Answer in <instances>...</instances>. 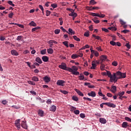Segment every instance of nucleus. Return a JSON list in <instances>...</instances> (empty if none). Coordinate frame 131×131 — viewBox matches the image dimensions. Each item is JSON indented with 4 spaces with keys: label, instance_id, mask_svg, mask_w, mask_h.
Instances as JSON below:
<instances>
[{
    "label": "nucleus",
    "instance_id": "55",
    "mask_svg": "<svg viewBox=\"0 0 131 131\" xmlns=\"http://www.w3.org/2000/svg\"><path fill=\"white\" fill-rule=\"evenodd\" d=\"M102 31H104V32H109V30L105 28H102Z\"/></svg>",
    "mask_w": 131,
    "mask_h": 131
},
{
    "label": "nucleus",
    "instance_id": "63",
    "mask_svg": "<svg viewBox=\"0 0 131 131\" xmlns=\"http://www.w3.org/2000/svg\"><path fill=\"white\" fill-rule=\"evenodd\" d=\"M30 93L32 94V95H34L35 96L36 95V92H35V91H30Z\"/></svg>",
    "mask_w": 131,
    "mask_h": 131
},
{
    "label": "nucleus",
    "instance_id": "7",
    "mask_svg": "<svg viewBox=\"0 0 131 131\" xmlns=\"http://www.w3.org/2000/svg\"><path fill=\"white\" fill-rule=\"evenodd\" d=\"M43 80L45 82H50L51 81V78L46 76L43 78Z\"/></svg>",
    "mask_w": 131,
    "mask_h": 131
},
{
    "label": "nucleus",
    "instance_id": "19",
    "mask_svg": "<svg viewBox=\"0 0 131 131\" xmlns=\"http://www.w3.org/2000/svg\"><path fill=\"white\" fill-rule=\"evenodd\" d=\"M84 85H88L89 89H94V88H95L94 85H91V83H89V82H85Z\"/></svg>",
    "mask_w": 131,
    "mask_h": 131
},
{
    "label": "nucleus",
    "instance_id": "33",
    "mask_svg": "<svg viewBox=\"0 0 131 131\" xmlns=\"http://www.w3.org/2000/svg\"><path fill=\"white\" fill-rule=\"evenodd\" d=\"M32 80H33V81H38V77L36 76H34L32 78Z\"/></svg>",
    "mask_w": 131,
    "mask_h": 131
},
{
    "label": "nucleus",
    "instance_id": "16",
    "mask_svg": "<svg viewBox=\"0 0 131 131\" xmlns=\"http://www.w3.org/2000/svg\"><path fill=\"white\" fill-rule=\"evenodd\" d=\"M127 126H129V125H128V124L127 122H124L122 123V127H123L124 128H126V127H127Z\"/></svg>",
    "mask_w": 131,
    "mask_h": 131
},
{
    "label": "nucleus",
    "instance_id": "8",
    "mask_svg": "<svg viewBox=\"0 0 131 131\" xmlns=\"http://www.w3.org/2000/svg\"><path fill=\"white\" fill-rule=\"evenodd\" d=\"M56 110H57V106H56L54 105L50 106V107L49 108L50 111H51L52 112H55Z\"/></svg>",
    "mask_w": 131,
    "mask_h": 131
},
{
    "label": "nucleus",
    "instance_id": "6",
    "mask_svg": "<svg viewBox=\"0 0 131 131\" xmlns=\"http://www.w3.org/2000/svg\"><path fill=\"white\" fill-rule=\"evenodd\" d=\"M64 83H65V81L63 80H58L56 82V84L60 86H64Z\"/></svg>",
    "mask_w": 131,
    "mask_h": 131
},
{
    "label": "nucleus",
    "instance_id": "3",
    "mask_svg": "<svg viewBox=\"0 0 131 131\" xmlns=\"http://www.w3.org/2000/svg\"><path fill=\"white\" fill-rule=\"evenodd\" d=\"M115 80H114L115 82H116L118 79H121V72L120 71L117 72L115 73Z\"/></svg>",
    "mask_w": 131,
    "mask_h": 131
},
{
    "label": "nucleus",
    "instance_id": "36",
    "mask_svg": "<svg viewBox=\"0 0 131 131\" xmlns=\"http://www.w3.org/2000/svg\"><path fill=\"white\" fill-rule=\"evenodd\" d=\"M72 100H73V101H75L76 102H77V101H78V97L75 96H73L72 97Z\"/></svg>",
    "mask_w": 131,
    "mask_h": 131
},
{
    "label": "nucleus",
    "instance_id": "11",
    "mask_svg": "<svg viewBox=\"0 0 131 131\" xmlns=\"http://www.w3.org/2000/svg\"><path fill=\"white\" fill-rule=\"evenodd\" d=\"M75 91L77 92V93L79 96H80L81 97H83L84 96L83 93H82V92H81L79 90H78L77 89H75Z\"/></svg>",
    "mask_w": 131,
    "mask_h": 131
},
{
    "label": "nucleus",
    "instance_id": "56",
    "mask_svg": "<svg viewBox=\"0 0 131 131\" xmlns=\"http://www.w3.org/2000/svg\"><path fill=\"white\" fill-rule=\"evenodd\" d=\"M86 9L88 11H93V8H92V7L87 6V7H86Z\"/></svg>",
    "mask_w": 131,
    "mask_h": 131
},
{
    "label": "nucleus",
    "instance_id": "25",
    "mask_svg": "<svg viewBox=\"0 0 131 131\" xmlns=\"http://www.w3.org/2000/svg\"><path fill=\"white\" fill-rule=\"evenodd\" d=\"M100 60H102L103 61H106V60H107V56H106V55H102L100 57Z\"/></svg>",
    "mask_w": 131,
    "mask_h": 131
},
{
    "label": "nucleus",
    "instance_id": "54",
    "mask_svg": "<svg viewBox=\"0 0 131 131\" xmlns=\"http://www.w3.org/2000/svg\"><path fill=\"white\" fill-rule=\"evenodd\" d=\"M98 95L99 96H100V97H105V95H103V93H102V92L101 91H99L98 92Z\"/></svg>",
    "mask_w": 131,
    "mask_h": 131
},
{
    "label": "nucleus",
    "instance_id": "46",
    "mask_svg": "<svg viewBox=\"0 0 131 131\" xmlns=\"http://www.w3.org/2000/svg\"><path fill=\"white\" fill-rule=\"evenodd\" d=\"M100 69L101 70H105V64H101L100 66Z\"/></svg>",
    "mask_w": 131,
    "mask_h": 131
},
{
    "label": "nucleus",
    "instance_id": "20",
    "mask_svg": "<svg viewBox=\"0 0 131 131\" xmlns=\"http://www.w3.org/2000/svg\"><path fill=\"white\" fill-rule=\"evenodd\" d=\"M42 60L43 62H48L49 61V57L47 56H43L42 57Z\"/></svg>",
    "mask_w": 131,
    "mask_h": 131
},
{
    "label": "nucleus",
    "instance_id": "38",
    "mask_svg": "<svg viewBox=\"0 0 131 131\" xmlns=\"http://www.w3.org/2000/svg\"><path fill=\"white\" fill-rule=\"evenodd\" d=\"M72 59H77V58H78V56L77 54H73L71 56Z\"/></svg>",
    "mask_w": 131,
    "mask_h": 131
},
{
    "label": "nucleus",
    "instance_id": "9",
    "mask_svg": "<svg viewBox=\"0 0 131 131\" xmlns=\"http://www.w3.org/2000/svg\"><path fill=\"white\" fill-rule=\"evenodd\" d=\"M92 66L91 67V69H96V67H97V64H96V60L92 62Z\"/></svg>",
    "mask_w": 131,
    "mask_h": 131
},
{
    "label": "nucleus",
    "instance_id": "41",
    "mask_svg": "<svg viewBox=\"0 0 131 131\" xmlns=\"http://www.w3.org/2000/svg\"><path fill=\"white\" fill-rule=\"evenodd\" d=\"M90 5H96V4H97V2H96L95 1V0H91L90 2Z\"/></svg>",
    "mask_w": 131,
    "mask_h": 131
},
{
    "label": "nucleus",
    "instance_id": "4",
    "mask_svg": "<svg viewBox=\"0 0 131 131\" xmlns=\"http://www.w3.org/2000/svg\"><path fill=\"white\" fill-rule=\"evenodd\" d=\"M59 68L62 69V70H67L68 71V68H67V65L64 62H62L61 64L58 66Z\"/></svg>",
    "mask_w": 131,
    "mask_h": 131
},
{
    "label": "nucleus",
    "instance_id": "51",
    "mask_svg": "<svg viewBox=\"0 0 131 131\" xmlns=\"http://www.w3.org/2000/svg\"><path fill=\"white\" fill-rule=\"evenodd\" d=\"M125 120H126L127 121H128L129 122H131V119L128 117H125Z\"/></svg>",
    "mask_w": 131,
    "mask_h": 131
},
{
    "label": "nucleus",
    "instance_id": "10",
    "mask_svg": "<svg viewBox=\"0 0 131 131\" xmlns=\"http://www.w3.org/2000/svg\"><path fill=\"white\" fill-rule=\"evenodd\" d=\"M67 33H68V34H70V35H74L75 34V32L73 31V30L71 28L69 29V32H67Z\"/></svg>",
    "mask_w": 131,
    "mask_h": 131
},
{
    "label": "nucleus",
    "instance_id": "26",
    "mask_svg": "<svg viewBox=\"0 0 131 131\" xmlns=\"http://www.w3.org/2000/svg\"><path fill=\"white\" fill-rule=\"evenodd\" d=\"M48 43H49L50 48H53V46L54 45V43L53 42V40H50L48 41Z\"/></svg>",
    "mask_w": 131,
    "mask_h": 131
},
{
    "label": "nucleus",
    "instance_id": "50",
    "mask_svg": "<svg viewBox=\"0 0 131 131\" xmlns=\"http://www.w3.org/2000/svg\"><path fill=\"white\" fill-rule=\"evenodd\" d=\"M74 113L76 114V115H78V114H79V110H77L74 111Z\"/></svg>",
    "mask_w": 131,
    "mask_h": 131
},
{
    "label": "nucleus",
    "instance_id": "52",
    "mask_svg": "<svg viewBox=\"0 0 131 131\" xmlns=\"http://www.w3.org/2000/svg\"><path fill=\"white\" fill-rule=\"evenodd\" d=\"M51 15V11H49V10H47L46 11V16L47 17H49V16Z\"/></svg>",
    "mask_w": 131,
    "mask_h": 131
},
{
    "label": "nucleus",
    "instance_id": "47",
    "mask_svg": "<svg viewBox=\"0 0 131 131\" xmlns=\"http://www.w3.org/2000/svg\"><path fill=\"white\" fill-rule=\"evenodd\" d=\"M120 23H121V25H125L126 23L125 21H123L122 19H120Z\"/></svg>",
    "mask_w": 131,
    "mask_h": 131
},
{
    "label": "nucleus",
    "instance_id": "21",
    "mask_svg": "<svg viewBox=\"0 0 131 131\" xmlns=\"http://www.w3.org/2000/svg\"><path fill=\"white\" fill-rule=\"evenodd\" d=\"M44 113H45V112H43V111H42V110H40L38 112V115H39V116H41V117H43Z\"/></svg>",
    "mask_w": 131,
    "mask_h": 131
},
{
    "label": "nucleus",
    "instance_id": "15",
    "mask_svg": "<svg viewBox=\"0 0 131 131\" xmlns=\"http://www.w3.org/2000/svg\"><path fill=\"white\" fill-rule=\"evenodd\" d=\"M88 96L91 97H96V92L94 91H91L90 93L88 94Z\"/></svg>",
    "mask_w": 131,
    "mask_h": 131
},
{
    "label": "nucleus",
    "instance_id": "29",
    "mask_svg": "<svg viewBox=\"0 0 131 131\" xmlns=\"http://www.w3.org/2000/svg\"><path fill=\"white\" fill-rule=\"evenodd\" d=\"M38 29H40V27H36L33 28V29H32V32H34V31H36L37 30H38Z\"/></svg>",
    "mask_w": 131,
    "mask_h": 131
},
{
    "label": "nucleus",
    "instance_id": "32",
    "mask_svg": "<svg viewBox=\"0 0 131 131\" xmlns=\"http://www.w3.org/2000/svg\"><path fill=\"white\" fill-rule=\"evenodd\" d=\"M40 54L41 55H46L47 54V49H43L40 51Z\"/></svg>",
    "mask_w": 131,
    "mask_h": 131
},
{
    "label": "nucleus",
    "instance_id": "34",
    "mask_svg": "<svg viewBox=\"0 0 131 131\" xmlns=\"http://www.w3.org/2000/svg\"><path fill=\"white\" fill-rule=\"evenodd\" d=\"M62 44L64 45L67 48H69V46L68 45V41H64L62 42Z\"/></svg>",
    "mask_w": 131,
    "mask_h": 131
},
{
    "label": "nucleus",
    "instance_id": "37",
    "mask_svg": "<svg viewBox=\"0 0 131 131\" xmlns=\"http://www.w3.org/2000/svg\"><path fill=\"white\" fill-rule=\"evenodd\" d=\"M73 37L75 40H76V41H80V39L77 37V36L75 35V36H73Z\"/></svg>",
    "mask_w": 131,
    "mask_h": 131
},
{
    "label": "nucleus",
    "instance_id": "28",
    "mask_svg": "<svg viewBox=\"0 0 131 131\" xmlns=\"http://www.w3.org/2000/svg\"><path fill=\"white\" fill-rule=\"evenodd\" d=\"M108 29H109V30H112V31H116L117 30V28L115 27H108Z\"/></svg>",
    "mask_w": 131,
    "mask_h": 131
},
{
    "label": "nucleus",
    "instance_id": "64",
    "mask_svg": "<svg viewBox=\"0 0 131 131\" xmlns=\"http://www.w3.org/2000/svg\"><path fill=\"white\" fill-rule=\"evenodd\" d=\"M80 117H81V118H84V117H85V115L84 114L81 113V114H80Z\"/></svg>",
    "mask_w": 131,
    "mask_h": 131
},
{
    "label": "nucleus",
    "instance_id": "30",
    "mask_svg": "<svg viewBox=\"0 0 131 131\" xmlns=\"http://www.w3.org/2000/svg\"><path fill=\"white\" fill-rule=\"evenodd\" d=\"M71 69H72L73 71H77V70H78V68L75 66H72Z\"/></svg>",
    "mask_w": 131,
    "mask_h": 131
},
{
    "label": "nucleus",
    "instance_id": "27",
    "mask_svg": "<svg viewBox=\"0 0 131 131\" xmlns=\"http://www.w3.org/2000/svg\"><path fill=\"white\" fill-rule=\"evenodd\" d=\"M124 94H125L124 91L119 92L117 94V96H119V97H123Z\"/></svg>",
    "mask_w": 131,
    "mask_h": 131
},
{
    "label": "nucleus",
    "instance_id": "61",
    "mask_svg": "<svg viewBox=\"0 0 131 131\" xmlns=\"http://www.w3.org/2000/svg\"><path fill=\"white\" fill-rule=\"evenodd\" d=\"M22 36H18L16 38V40H21V39H22Z\"/></svg>",
    "mask_w": 131,
    "mask_h": 131
},
{
    "label": "nucleus",
    "instance_id": "57",
    "mask_svg": "<svg viewBox=\"0 0 131 131\" xmlns=\"http://www.w3.org/2000/svg\"><path fill=\"white\" fill-rule=\"evenodd\" d=\"M84 36H86V37H89L90 36V33L89 32H85L84 33Z\"/></svg>",
    "mask_w": 131,
    "mask_h": 131
},
{
    "label": "nucleus",
    "instance_id": "23",
    "mask_svg": "<svg viewBox=\"0 0 131 131\" xmlns=\"http://www.w3.org/2000/svg\"><path fill=\"white\" fill-rule=\"evenodd\" d=\"M35 61L37 62V63H39V64H42V60H41V59L39 57H36Z\"/></svg>",
    "mask_w": 131,
    "mask_h": 131
},
{
    "label": "nucleus",
    "instance_id": "22",
    "mask_svg": "<svg viewBox=\"0 0 131 131\" xmlns=\"http://www.w3.org/2000/svg\"><path fill=\"white\" fill-rule=\"evenodd\" d=\"M29 26H33V27H36L37 25L36 23H34L33 21H31L29 24Z\"/></svg>",
    "mask_w": 131,
    "mask_h": 131
},
{
    "label": "nucleus",
    "instance_id": "40",
    "mask_svg": "<svg viewBox=\"0 0 131 131\" xmlns=\"http://www.w3.org/2000/svg\"><path fill=\"white\" fill-rule=\"evenodd\" d=\"M8 4H9V5H10V6H12V7H15V4H13V2L11 1H9L8 2Z\"/></svg>",
    "mask_w": 131,
    "mask_h": 131
},
{
    "label": "nucleus",
    "instance_id": "43",
    "mask_svg": "<svg viewBox=\"0 0 131 131\" xmlns=\"http://www.w3.org/2000/svg\"><path fill=\"white\" fill-rule=\"evenodd\" d=\"M79 80H83L84 79V75H80L79 76Z\"/></svg>",
    "mask_w": 131,
    "mask_h": 131
},
{
    "label": "nucleus",
    "instance_id": "58",
    "mask_svg": "<svg viewBox=\"0 0 131 131\" xmlns=\"http://www.w3.org/2000/svg\"><path fill=\"white\" fill-rule=\"evenodd\" d=\"M105 14L100 13V15L99 14L98 17H99V18H104V17H105Z\"/></svg>",
    "mask_w": 131,
    "mask_h": 131
},
{
    "label": "nucleus",
    "instance_id": "49",
    "mask_svg": "<svg viewBox=\"0 0 131 131\" xmlns=\"http://www.w3.org/2000/svg\"><path fill=\"white\" fill-rule=\"evenodd\" d=\"M60 93H62V94H63L64 95H67V94H68V92L63 90H60Z\"/></svg>",
    "mask_w": 131,
    "mask_h": 131
},
{
    "label": "nucleus",
    "instance_id": "62",
    "mask_svg": "<svg viewBox=\"0 0 131 131\" xmlns=\"http://www.w3.org/2000/svg\"><path fill=\"white\" fill-rule=\"evenodd\" d=\"M121 32H123V33H127V32H129V30H123L121 31Z\"/></svg>",
    "mask_w": 131,
    "mask_h": 131
},
{
    "label": "nucleus",
    "instance_id": "12",
    "mask_svg": "<svg viewBox=\"0 0 131 131\" xmlns=\"http://www.w3.org/2000/svg\"><path fill=\"white\" fill-rule=\"evenodd\" d=\"M15 124L17 128H20V119L16 120Z\"/></svg>",
    "mask_w": 131,
    "mask_h": 131
},
{
    "label": "nucleus",
    "instance_id": "42",
    "mask_svg": "<svg viewBox=\"0 0 131 131\" xmlns=\"http://www.w3.org/2000/svg\"><path fill=\"white\" fill-rule=\"evenodd\" d=\"M28 83H29V84H31L32 85H35V83L32 81H28Z\"/></svg>",
    "mask_w": 131,
    "mask_h": 131
},
{
    "label": "nucleus",
    "instance_id": "31",
    "mask_svg": "<svg viewBox=\"0 0 131 131\" xmlns=\"http://www.w3.org/2000/svg\"><path fill=\"white\" fill-rule=\"evenodd\" d=\"M47 52L48 54H53V53H54V50H53V49L50 48L47 49Z\"/></svg>",
    "mask_w": 131,
    "mask_h": 131
},
{
    "label": "nucleus",
    "instance_id": "35",
    "mask_svg": "<svg viewBox=\"0 0 131 131\" xmlns=\"http://www.w3.org/2000/svg\"><path fill=\"white\" fill-rule=\"evenodd\" d=\"M91 16H93V17H99V13H91Z\"/></svg>",
    "mask_w": 131,
    "mask_h": 131
},
{
    "label": "nucleus",
    "instance_id": "24",
    "mask_svg": "<svg viewBox=\"0 0 131 131\" xmlns=\"http://www.w3.org/2000/svg\"><path fill=\"white\" fill-rule=\"evenodd\" d=\"M11 54H12V55H13L14 56H18V55H19L18 54V52H17V51L15 50H12L11 51Z\"/></svg>",
    "mask_w": 131,
    "mask_h": 131
},
{
    "label": "nucleus",
    "instance_id": "5",
    "mask_svg": "<svg viewBox=\"0 0 131 131\" xmlns=\"http://www.w3.org/2000/svg\"><path fill=\"white\" fill-rule=\"evenodd\" d=\"M68 71L71 72L72 74H73L74 75H79V72H77V71H73L70 68H68Z\"/></svg>",
    "mask_w": 131,
    "mask_h": 131
},
{
    "label": "nucleus",
    "instance_id": "1",
    "mask_svg": "<svg viewBox=\"0 0 131 131\" xmlns=\"http://www.w3.org/2000/svg\"><path fill=\"white\" fill-rule=\"evenodd\" d=\"M106 75L110 78L111 82H113L115 80V73H114L113 75L109 71L106 72Z\"/></svg>",
    "mask_w": 131,
    "mask_h": 131
},
{
    "label": "nucleus",
    "instance_id": "44",
    "mask_svg": "<svg viewBox=\"0 0 131 131\" xmlns=\"http://www.w3.org/2000/svg\"><path fill=\"white\" fill-rule=\"evenodd\" d=\"M51 7L53 8V9H56L58 7V5L56 4H51Z\"/></svg>",
    "mask_w": 131,
    "mask_h": 131
},
{
    "label": "nucleus",
    "instance_id": "18",
    "mask_svg": "<svg viewBox=\"0 0 131 131\" xmlns=\"http://www.w3.org/2000/svg\"><path fill=\"white\" fill-rule=\"evenodd\" d=\"M92 21H93L95 24H99V23H100V20H98V17H94L92 19Z\"/></svg>",
    "mask_w": 131,
    "mask_h": 131
},
{
    "label": "nucleus",
    "instance_id": "14",
    "mask_svg": "<svg viewBox=\"0 0 131 131\" xmlns=\"http://www.w3.org/2000/svg\"><path fill=\"white\" fill-rule=\"evenodd\" d=\"M21 126L23 128L27 129V124H26V122L23 121L21 122Z\"/></svg>",
    "mask_w": 131,
    "mask_h": 131
},
{
    "label": "nucleus",
    "instance_id": "17",
    "mask_svg": "<svg viewBox=\"0 0 131 131\" xmlns=\"http://www.w3.org/2000/svg\"><path fill=\"white\" fill-rule=\"evenodd\" d=\"M99 121L101 123H103V124H105V123L107 122V121L106 120V119L103 118H100L99 119Z\"/></svg>",
    "mask_w": 131,
    "mask_h": 131
},
{
    "label": "nucleus",
    "instance_id": "59",
    "mask_svg": "<svg viewBox=\"0 0 131 131\" xmlns=\"http://www.w3.org/2000/svg\"><path fill=\"white\" fill-rule=\"evenodd\" d=\"M125 46L126 47L127 49H130V45H129V43H126Z\"/></svg>",
    "mask_w": 131,
    "mask_h": 131
},
{
    "label": "nucleus",
    "instance_id": "53",
    "mask_svg": "<svg viewBox=\"0 0 131 131\" xmlns=\"http://www.w3.org/2000/svg\"><path fill=\"white\" fill-rule=\"evenodd\" d=\"M112 65L113 66H117L118 65V63H117V61H114V62H112Z\"/></svg>",
    "mask_w": 131,
    "mask_h": 131
},
{
    "label": "nucleus",
    "instance_id": "2",
    "mask_svg": "<svg viewBox=\"0 0 131 131\" xmlns=\"http://www.w3.org/2000/svg\"><path fill=\"white\" fill-rule=\"evenodd\" d=\"M104 105H106V106L111 107V108H116V105L111 102H103L100 104L101 108H103V107H104Z\"/></svg>",
    "mask_w": 131,
    "mask_h": 131
},
{
    "label": "nucleus",
    "instance_id": "60",
    "mask_svg": "<svg viewBox=\"0 0 131 131\" xmlns=\"http://www.w3.org/2000/svg\"><path fill=\"white\" fill-rule=\"evenodd\" d=\"M13 16H14V13L13 12H11V13L9 14L8 17L9 18H13Z\"/></svg>",
    "mask_w": 131,
    "mask_h": 131
},
{
    "label": "nucleus",
    "instance_id": "13",
    "mask_svg": "<svg viewBox=\"0 0 131 131\" xmlns=\"http://www.w3.org/2000/svg\"><path fill=\"white\" fill-rule=\"evenodd\" d=\"M110 91L113 94H115V93H116V91H117L116 86H115V85L112 86V89Z\"/></svg>",
    "mask_w": 131,
    "mask_h": 131
},
{
    "label": "nucleus",
    "instance_id": "45",
    "mask_svg": "<svg viewBox=\"0 0 131 131\" xmlns=\"http://www.w3.org/2000/svg\"><path fill=\"white\" fill-rule=\"evenodd\" d=\"M60 29H56L55 31H54V33L55 34H59V33H60Z\"/></svg>",
    "mask_w": 131,
    "mask_h": 131
},
{
    "label": "nucleus",
    "instance_id": "39",
    "mask_svg": "<svg viewBox=\"0 0 131 131\" xmlns=\"http://www.w3.org/2000/svg\"><path fill=\"white\" fill-rule=\"evenodd\" d=\"M126 77V74L124 73H121V78H125Z\"/></svg>",
    "mask_w": 131,
    "mask_h": 131
},
{
    "label": "nucleus",
    "instance_id": "48",
    "mask_svg": "<svg viewBox=\"0 0 131 131\" xmlns=\"http://www.w3.org/2000/svg\"><path fill=\"white\" fill-rule=\"evenodd\" d=\"M110 45L112 46H116V42H114V41H111L110 42Z\"/></svg>",
    "mask_w": 131,
    "mask_h": 131
}]
</instances>
